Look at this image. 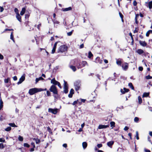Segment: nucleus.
Returning <instances> with one entry per match:
<instances>
[{"label":"nucleus","mask_w":152,"mask_h":152,"mask_svg":"<svg viewBox=\"0 0 152 152\" xmlns=\"http://www.w3.org/2000/svg\"><path fill=\"white\" fill-rule=\"evenodd\" d=\"M86 65L88 66V65L86 61H82L78 62L77 64V66L78 69L81 68L85 66Z\"/></svg>","instance_id":"nucleus-1"},{"label":"nucleus","mask_w":152,"mask_h":152,"mask_svg":"<svg viewBox=\"0 0 152 152\" xmlns=\"http://www.w3.org/2000/svg\"><path fill=\"white\" fill-rule=\"evenodd\" d=\"M67 47L65 45H61L59 48L58 50V52L63 53L66 51Z\"/></svg>","instance_id":"nucleus-2"},{"label":"nucleus","mask_w":152,"mask_h":152,"mask_svg":"<svg viewBox=\"0 0 152 152\" xmlns=\"http://www.w3.org/2000/svg\"><path fill=\"white\" fill-rule=\"evenodd\" d=\"M81 86V81L80 80L76 81L74 83V86L76 91L80 89Z\"/></svg>","instance_id":"nucleus-3"},{"label":"nucleus","mask_w":152,"mask_h":152,"mask_svg":"<svg viewBox=\"0 0 152 152\" xmlns=\"http://www.w3.org/2000/svg\"><path fill=\"white\" fill-rule=\"evenodd\" d=\"M39 88H31L29 90L28 93L30 95H32L35 93L39 92Z\"/></svg>","instance_id":"nucleus-4"},{"label":"nucleus","mask_w":152,"mask_h":152,"mask_svg":"<svg viewBox=\"0 0 152 152\" xmlns=\"http://www.w3.org/2000/svg\"><path fill=\"white\" fill-rule=\"evenodd\" d=\"M50 91L54 94H57L58 91L57 88L54 85H52L50 87Z\"/></svg>","instance_id":"nucleus-5"},{"label":"nucleus","mask_w":152,"mask_h":152,"mask_svg":"<svg viewBox=\"0 0 152 152\" xmlns=\"http://www.w3.org/2000/svg\"><path fill=\"white\" fill-rule=\"evenodd\" d=\"M64 92L65 94H66L68 92V86L67 83L65 80H64Z\"/></svg>","instance_id":"nucleus-6"},{"label":"nucleus","mask_w":152,"mask_h":152,"mask_svg":"<svg viewBox=\"0 0 152 152\" xmlns=\"http://www.w3.org/2000/svg\"><path fill=\"white\" fill-rule=\"evenodd\" d=\"M58 109L57 108L52 109L51 108H49L48 109V111L49 112L53 114H56L58 110Z\"/></svg>","instance_id":"nucleus-7"},{"label":"nucleus","mask_w":152,"mask_h":152,"mask_svg":"<svg viewBox=\"0 0 152 152\" xmlns=\"http://www.w3.org/2000/svg\"><path fill=\"white\" fill-rule=\"evenodd\" d=\"M122 67L124 70L126 71L128 68V64L126 62L123 64L122 65Z\"/></svg>","instance_id":"nucleus-8"},{"label":"nucleus","mask_w":152,"mask_h":152,"mask_svg":"<svg viewBox=\"0 0 152 152\" xmlns=\"http://www.w3.org/2000/svg\"><path fill=\"white\" fill-rule=\"evenodd\" d=\"M25 79V77L24 75L22 76L20 78L19 81L18 82L17 84L19 85L21 84Z\"/></svg>","instance_id":"nucleus-9"},{"label":"nucleus","mask_w":152,"mask_h":152,"mask_svg":"<svg viewBox=\"0 0 152 152\" xmlns=\"http://www.w3.org/2000/svg\"><path fill=\"white\" fill-rule=\"evenodd\" d=\"M103 61L102 59H100L99 57H97L96 58L95 62L96 63H99L101 64L102 63Z\"/></svg>","instance_id":"nucleus-10"},{"label":"nucleus","mask_w":152,"mask_h":152,"mask_svg":"<svg viewBox=\"0 0 152 152\" xmlns=\"http://www.w3.org/2000/svg\"><path fill=\"white\" fill-rule=\"evenodd\" d=\"M109 125H99L98 127V129H105L109 127Z\"/></svg>","instance_id":"nucleus-11"},{"label":"nucleus","mask_w":152,"mask_h":152,"mask_svg":"<svg viewBox=\"0 0 152 152\" xmlns=\"http://www.w3.org/2000/svg\"><path fill=\"white\" fill-rule=\"evenodd\" d=\"M58 42H56L54 44L53 47V49L52 50V52H51L53 54L55 53V50H56V48L57 44Z\"/></svg>","instance_id":"nucleus-12"},{"label":"nucleus","mask_w":152,"mask_h":152,"mask_svg":"<svg viewBox=\"0 0 152 152\" xmlns=\"http://www.w3.org/2000/svg\"><path fill=\"white\" fill-rule=\"evenodd\" d=\"M72 8L71 7H69L68 8H63L61 9V10L63 12H66L72 10Z\"/></svg>","instance_id":"nucleus-13"},{"label":"nucleus","mask_w":152,"mask_h":152,"mask_svg":"<svg viewBox=\"0 0 152 152\" xmlns=\"http://www.w3.org/2000/svg\"><path fill=\"white\" fill-rule=\"evenodd\" d=\"M58 82L54 78L52 79L51 81V83H52L54 86L57 85Z\"/></svg>","instance_id":"nucleus-14"},{"label":"nucleus","mask_w":152,"mask_h":152,"mask_svg":"<svg viewBox=\"0 0 152 152\" xmlns=\"http://www.w3.org/2000/svg\"><path fill=\"white\" fill-rule=\"evenodd\" d=\"M139 43L140 45L143 47L147 45V43L145 41L140 40Z\"/></svg>","instance_id":"nucleus-15"},{"label":"nucleus","mask_w":152,"mask_h":152,"mask_svg":"<svg viewBox=\"0 0 152 152\" xmlns=\"http://www.w3.org/2000/svg\"><path fill=\"white\" fill-rule=\"evenodd\" d=\"M16 18L17 20L20 22L21 21V17L19 14H17L16 16Z\"/></svg>","instance_id":"nucleus-16"},{"label":"nucleus","mask_w":152,"mask_h":152,"mask_svg":"<svg viewBox=\"0 0 152 152\" xmlns=\"http://www.w3.org/2000/svg\"><path fill=\"white\" fill-rule=\"evenodd\" d=\"M114 143V142L113 141H110L108 142L107 143V145L108 146H109L110 147H111V146H112V145H113V144Z\"/></svg>","instance_id":"nucleus-17"},{"label":"nucleus","mask_w":152,"mask_h":152,"mask_svg":"<svg viewBox=\"0 0 152 152\" xmlns=\"http://www.w3.org/2000/svg\"><path fill=\"white\" fill-rule=\"evenodd\" d=\"M4 82L5 83H9V84H11L10 81V78H7V79H5Z\"/></svg>","instance_id":"nucleus-18"},{"label":"nucleus","mask_w":152,"mask_h":152,"mask_svg":"<svg viewBox=\"0 0 152 152\" xmlns=\"http://www.w3.org/2000/svg\"><path fill=\"white\" fill-rule=\"evenodd\" d=\"M137 52L140 55H141L144 53V51L143 50L141 49H139L137 50Z\"/></svg>","instance_id":"nucleus-19"},{"label":"nucleus","mask_w":152,"mask_h":152,"mask_svg":"<svg viewBox=\"0 0 152 152\" xmlns=\"http://www.w3.org/2000/svg\"><path fill=\"white\" fill-rule=\"evenodd\" d=\"M87 146V144L86 142H83L82 143V146L84 149L86 148Z\"/></svg>","instance_id":"nucleus-20"},{"label":"nucleus","mask_w":152,"mask_h":152,"mask_svg":"<svg viewBox=\"0 0 152 152\" xmlns=\"http://www.w3.org/2000/svg\"><path fill=\"white\" fill-rule=\"evenodd\" d=\"M26 11V9L25 8L23 7L22 9V10L20 13V15H23L25 13Z\"/></svg>","instance_id":"nucleus-21"},{"label":"nucleus","mask_w":152,"mask_h":152,"mask_svg":"<svg viewBox=\"0 0 152 152\" xmlns=\"http://www.w3.org/2000/svg\"><path fill=\"white\" fill-rule=\"evenodd\" d=\"M44 79L42 77H40L38 78H36L35 80L36 83L39 81L44 80Z\"/></svg>","instance_id":"nucleus-22"},{"label":"nucleus","mask_w":152,"mask_h":152,"mask_svg":"<svg viewBox=\"0 0 152 152\" xmlns=\"http://www.w3.org/2000/svg\"><path fill=\"white\" fill-rule=\"evenodd\" d=\"M69 67L74 72L76 70V69L74 66L71 65Z\"/></svg>","instance_id":"nucleus-23"},{"label":"nucleus","mask_w":152,"mask_h":152,"mask_svg":"<svg viewBox=\"0 0 152 152\" xmlns=\"http://www.w3.org/2000/svg\"><path fill=\"white\" fill-rule=\"evenodd\" d=\"M148 7L149 9H151L152 8V1H150L148 3Z\"/></svg>","instance_id":"nucleus-24"},{"label":"nucleus","mask_w":152,"mask_h":152,"mask_svg":"<svg viewBox=\"0 0 152 152\" xmlns=\"http://www.w3.org/2000/svg\"><path fill=\"white\" fill-rule=\"evenodd\" d=\"M129 86L131 88L132 90H134V87L132 84V83H130L128 84Z\"/></svg>","instance_id":"nucleus-25"},{"label":"nucleus","mask_w":152,"mask_h":152,"mask_svg":"<svg viewBox=\"0 0 152 152\" xmlns=\"http://www.w3.org/2000/svg\"><path fill=\"white\" fill-rule=\"evenodd\" d=\"M33 140L35 141L36 144H38L40 142V140L37 138H34Z\"/></svg>","instance_id":"nucleus-26"},{"label":"nucleus","mask_w":152,"mask_h":152,"mask_svg":"<svg viewBox=\"0 0 152 152\" xmlns=\"http://www.w3.org/2000/svg\"><path fill=\"white\" fill-rule=\"evenodd\" d=\"M149 93H144L143 94V97H147L149 95Z\"/></svg>","instance_id":"nucleus-27"},{"label":"nucleus","mask_w":152,"mask_h":152,"mask_svg":"<svg viewBox=\"0 0 152 152\" xmlns=\"http://www.w3.org/2000/svg\"><path fill=\"white\" fill-rule=\"evenodd\" d=\"M8 125L12 127H17V126L14 123H10L8 124Z\"/></svg>","instance_id":"nucleus-28"},{"label":"nucleus","mask_w":152,"mask_h":152,"mask_svg":"<svg viewBox=\"0 0 152 152\" xmlns=\"http://www.w3.org/2000/svg\"><path fill=\"white\" fill-rule=\"evenodd\" d=\"M13 32H12L11 33V34H10V38L14 42H15V40H14V37H13Z\"/></svg>","instance_id":"nucleus-29"},{"label":"nucleus","mask_w":152,"mask_h":152,"mask_svg":"<svg viewBox=\"0 0 152 152\" xmlns=\"http://www.w3.org/2000/svg\"><path fill=\"white\" fill-rule=\"evenodd\" d=\"M93 56V54L92 53L91 51H89L88 52V57L89 58H91V57Z\"/></svg>","instance_id":"nucleus-30"},{"label":"nucleus","mask_w":152,"mask_h":152,"mask_svg":"<svg viewBox=\"0 0 152 152\" xmlns=\"http://www.w3.org/2000/svg\"><path fill=\"white\" fill-rule=\"evenodd\" d=\"M110 126L112 127V128L115 126V123L113 121H111L110 122Z\"/></svg>","instance_id":"nucleus-31"},{"label":"nucleus","mask_w":152,"mask_h":152,"mask_svg":"<svg viewBox=\"0 0 152 152\" xmlns=\"http://www.w3.org/2000/svg\"><path fill=\"white\" fill-rule=\"evenodd\" d=\"M138 100L139 104H141L142 102V99L141 97L140 96L138 97Z\"/></svg>","instance_id":"nucleus-32"},{"label":"nucleus","mask_w":152,"mask_h":152,"mask_svg":"<svg viewBox=\"0 0 152 152\" xmlns=\"http://www.w3.org/2000/svg\"><path fill=\"white\" fill-rule=\"evenodd\" d=\"M11 129V128L10 127H8L6 128L5 129V130L6 131L9 132Z\"/></svg>","instance_id":"nucleus-33"},{"label":"nucleus","mask_w":152,"mask_h":152,"mask_svg":"<svg viewBox=\"0 0 152 152\" xmlns=\"http://www.w3.org/2000/svg\"><path fill=\"white\" fill-rule=\"evenodd\" d=\"M18 139L19 140L22 141L23 140V137L22 136H19L18 137Z\"/></svg>","instance_id":"nucleus-34"},{"label":"nucleus","mask_w":152,"mask_h":152,"mask_svg":"<svg viewBox=\"0 0 152 152\" xmlns=\"http://www.w3.org/2000/svg\"><path fill=\"white\" fill-rule=\"evenodd\" d=\"M116 63L117 64V65H118L121 66V62L120 61L117 60L116 61Z\"/></svg>","instance_id":"nucleus-35"},{"label":"nucleus","mask_w":152,"mask_h":152,"mask_svg":"<svg viewBox=\"0 0 152 152\" xmlns=\"http://www.w3.org/2000/svg\"><path fill=\"white\" fill-rule=\"evenodd\" d=\"M73 31V30H72L70 32L67 33V35L68 36H70L72 34V32Z\"/></svg>","instance_id":"nucleus-36"},{"label":"nucleus","mask_w":152,"mask_h":152,"mask_svg":"<svg viewBox=\"0 0 152 152\" xmlns=\"http://www.w3.org/2000/svg\"><path fill=\"white\" fill-rule=\"evenodd\" d=\"M139 118L137 117H135L134 119V122H137L139 121Z\"/></svg>","instance_id":"nucleus-37"},{"label":"nucleus","mask_w":152,"mask_h":152,"mask_svg":"<svg viewBox=\"0 0 152 152\" xmlns=\"http://www.w3.org/2000/svg\"><path fill=\"white\" fill-rule=\"evenodd\" d=\"M145 78L147 79L148 80L152 78V77L151 76L149 75H148L147 76H146Z\"/></svg>","instance_id":"nucleus-38"},{"label":"nucleus","mask_w":152,"mask_h":152,"mask_svg":"<svg viewBox=\"0 0 152 152\" xmlns=\"http://www.w3.org/2000/svg\"><path fill=\"white\" fill-rule=\"evenodd\" d=\"M53 22L54 24H59V22L56 20H53Z\"/></svg>","instance_id":"nucleus-39"},{"label":"nucleus","mask_w":152,"mask_h":152,"mask_svg":"<svg viewBox=\"0 0 152 152\" xmlns=\"http://www.w3.org/2000/svg\"><path fill=\"white\" fill-rule=\"evenodd\" d=\"M23 146L24 147H26L27 148H29L30 147V145L27 143H25L24 144Z\"/></svg>","instance_id":"nucleus-40"},{"label":"nucleus","mask_w":152,"mask_h":152,"mask_svg":"<svg viewBox=\"0 0 152 152\" xmlns=\"http://www.w3.org/2000/svg\"><path fill=\"white\" fill-rule=\"evenodd\" d=\"M136 136L137 139L138 140L139 139V137L138 136V133L137 131H136Z\"/></svg>","instance_id":"nucleus-41"},{"label":"nucleus","mask_w":152,"mask_h":152,"mask_svg":"<svg viewBox=\"0 0 152 152\" xmlns=\"http://www.w3.org/2000/svg\"><path fill=\"white\" fill-rule=\"evenodd\" d=\"M14 11H15V12L16 13V15L17 14H19V13H18V9L17 8H15L14 9Z\"/></svg>","instance_id":"nucleus-42"},{"label":"nucleus","mask_w":152,"mask_h":152,"mask_svg":"<svg viewBox=\"0 0 152 152\" xmlns=\"http://www.w3.org/2000/svg\"><path fill=\"white\" fill-rule=\"evenodd\" d=\"M151 33L150 30H148L146 33V36L147 37H148L149 34Z\"/></svg>","instance_id":"nucleus-43"},{"label":"nucleus","mask_w":152,"mask_h":152,"mask_svg":"<svg viewBox=\"0 0 152 152\" xmlns=\"http://www.w3.org/2000/svg\"><path fill=\"white\" fill-rule=\"evenodd\" d=\"M138 29L136 27L135 28V29L134 31V33H136L138 32Z\"/></svg>","instance_id":"nucleus-44"},{"label":"nucleus","mask_w":152,"mask_h":152,"mask_svg":"<svg viewBox=\"0 0 152 152\" xmlns=\"http://www.w3.org/2000/svg\"><path fill=\"white\" fill-rule=\"evenodd\" d=\"M39 92L44 91H46L47 90V88H45V89H42V88H39Z\"/></svg>","instance_id":"nucleus-45"},{"label":"nucleus","mask_w":152,"mask_h":152,"mask_svg":"<svg viewBox=\"0 0 152 152\" xmlns=\"http://www.w3.org/2000/svg\"><path fill=\"white\" fill-rule=\"evenodd\" d=\"M4 148V145L2 143H0V148L3 149Z\"/></svg>","instance_id":"nucleus-46"},{"label":"nucleus","mask_w":152,"mask_h":152,"mask_svg":"<svg viewBox=\"0 0 152 152\" xmlns=\"http://www.w3.org/2000/svg\"><path fill=\"white\" fill-rule=\"evenodd\" d=\"M48 96H50V92L48 91H47L46 92Z\"/></svg>","instance_id":"nucleus-47"},{"label":"nucleus","mask_w":152,"mask_h":152,"mask_svg":"<svg viewBox=\"0 0 152 152\" xmlns=\"http://www.w3.org/2000/svg\"><path fill=\"white\" fill-rule=\"evenodd\" d=\"M78 100H76L74 101L72 104L73 105H75L76 104H77V102H78Z\"/></svg>","instance_id":"nucleus-48"},{"label":"nucleus","mask_w":152,"mask_h":152,"mask_svg":"<svg viewBox=\"0 0 152 152\" xmlns=\"http://www.w3.org/2000/svg\"><path fill=\"white\" fill-rule=\"evenodd\" d=\"M70 93L72 94H73L74 93V90L72 89V88L70 91Z\"/></svg>","instance_id":"nucleus-49"},{"label":"nucleus","mask_w":152,"mask_h":152,"mask_svg":"<svg viewBox=\"0 0 152 152\" xmlns=\"http://www.w3.org/2000/svg\"><path fill=\"white\" fill-rule=\"evenodd\" d=\"M119 14L120 17L122 19V21L123 22V16L121 12H119Z\"/></svg>","instance_id":"nucleus-50"},{"label":"nucleus","mask_w":152,"mask_h":152,"mask_svg":"<svg viewBox=\"0 0 152 152\" xmlns=\"http://www.w3.org/2000/svg\"><path fill=\"white\" fill-rule=\"evenodd\" d=\"M124 91L125 92V93L126 92H127L129 91V90L128 89H126V88H124Z\"/></svg>","instance_id":"nucleus-51"},{"label":"nucleus","mask_w":152,"mask_h":152,"mask_svg":"<svg viewBox=\"0 0 152 152\" xmlns=\"http://www.w3.org/2000/svg\"><path fill=\"white\" fill-rule=\"evenodd\" d=\"M133 5L134 6H136L137 4V3L135 0L133 2Z\"/></svg>","instance_id":"nucleus-52"},{"label":"nucleus","mask_w":152,"mask_h":152,"mask_svg":"<svg viewBox=\"0 0 152 152\" xmlns=\"http://www.w3.org/2000/svg\"><path fill=\"white\" fill-rule=\"evenodd\" d=\"M102 146V145L101 144H98L97 145V146L99 148H100Z\"/></svg>","instance_id":"nucleus-53"},{"label":"nucleus","mask_w":152,"mask_h":152,"mask_svg":"<svg viewBox=\"0 0 152 152\" xmlns=\"http://www.w3.org/2000/svg\"><path fill=\"white\" fill-rule=\"evenodd\" d=\"M139 70L140 71H142L143 70V67L142 66H139L138 68Z\"/></svg>","instance_id":"nucleus-54"},{"label":"nucleus","mask_w":152,"mask_h":152,"mask_svg":"<svg viewBox=\"0 0 152 152\" xmlns=\"http://www.w3.org/2000/svg\"><path fill=\"white\" fill-rule=\"evenodd\" d=\"M58 85V86L60 88H61V84L59 82H58V83H57V85Z\"/></svg>","instance_id":"nucleus-55"},{"label":"nucleus","mask_w":152,"mask_h":152,"mask_svg":"<svg viewBox=\"0 0 152 152\" xmlns=\"http://www.w3.org/2000/svg\"><path fill=\"white\" fill-rule=\"evenodd\" d=\"M129 129V127L126 126L124 128V130L125 131H127Z\"/></svg>","instance_id":"nucleus-56"},{"label":"nucleus","mask_w":152,"mask_h":152,"mask_svg":"<svg viewBox=\"0 0 152 152\" xmlns=\"http://www.w3.org/2000/svg\"><path fill=\"white\" fill-rule=\"evenodd\" d=\"M4 58V57L0 53V59H3Z\"/></svg>","instance_id":"nucleus-57"},{"label":"nucleus","mask_w":152,"mask_h":152,"mask_svg":"<svg viewBox=\"0 0 152 152\" xmlns=\"http://www.w3.org/2000/svg\"><path fill=\"white\" fill-rule=\"evenodd\" d=\"M41 26V23L39 24L37 26V28L39 30V27Z\"/></svg>","instance_id":"nucleus-58"},{"label":"nucleus","mask_w":152,"mask_h":152,"mask_svg":"<svg viewBox=\"0 0 152 152\" xmlns=\"http://www.w3.org/2000/svg\"><path fill=\"white\" fill-rule=\"evenodd\" d=\"M5 142V140L3 138H0V142Z\"/></svg>","instance_id":"nucleus-59"},{"label":"nucleus","mask_w":152,"mask_h":152,"mask_svg":"<svg viewBox=\"0 0 152 152\" xmlns=\"http://www.w3.org/2000/svg\"><path fill=\"white\" fill-rule=\"evenodd\" d=\"M80 101H81L80 102H85L86 101V100L85 99H81Z\"/></svg>","instance_id":"nucleus-60"},{"label":"nucleus","mask_w":152,"mask_h":152,"mask_svg":"<svg viewBox=\"0 0 152 152\" xmlns=\"http://www.w3.org/2000/svg\"><path fill=\"white\" fill-rule=\"evenodd\" d=\"M84 47V45L83 44H81L80 46V49Z\"/></svg>","instance_id":"nucleus-61"},{"label":"nucleus","mask_w":152,"mask_h":152,"mask_svg":"<svg viewBox=\"0 0 152 152\" xmlns=\"http://www.w3.org/2000/svg\"><path fill=\"white\" fill-rule=\"evenodd\" d=\"M73 94H71V93H69V94L68 95V96L69 97V98H71L72 97V95Z\"/></svg>","instance_id":"nucleus-62"},{"label":"nucleus","mask_w":152,"mask_h":152,"mask_svg":"<svg viewBox=\"0 0 152 152\" xmlns=\"http://www.w3.org/2000/svg\"><path fill=\"white\" fill-rule=\"evenodd\" d=\"M31 145L33 146V147H34V148H35V147L34 142H31Z\"/></svg>","instance_id":"nucleus-63"},{"label":"nucleus","mask_w":152,"mask_h":152,"mask_svg":"<svg viewBox=\"0 0 152 152\" xmlns=\"http://www.w3.org/2000/svg\"><path fill=\"white\" fill-rule=\"evenodd\" d=\"M63 146L65 148H66L67 147V145L66 144H64L63 145Z\"/></svg>","instance_id":"nucleus-64"}]
</instances>
